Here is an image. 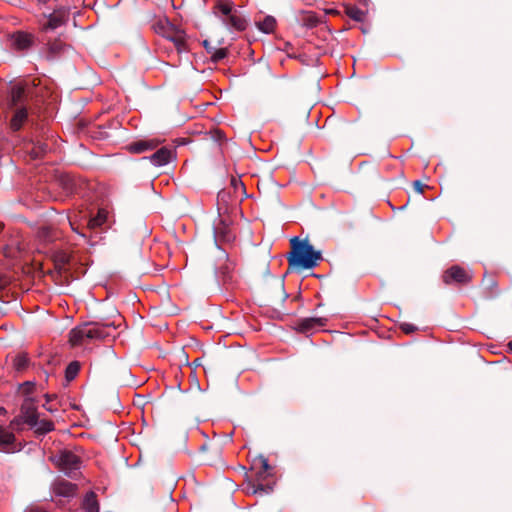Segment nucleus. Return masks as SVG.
<instances>
[{
	"instance_id": "obj_1",
	"label": "nucleus",
	"mask_w": 512,
	"mask_h": 512,
	"mask_svg": "<svg viewBox=\"0 0 512 512\" xmlns=\"http://www.w3.org/2000/svg\"><path fill=\"white\" fill-rule=\"evenodd\" d=\"M114 329L115 325L113 323L85 322L69 332V342L72 346H78L86 341L106 339L112 336L111 331Z\"/></svg>"
},
{
	"instance_id": "obj_2",
	"label": "nucleus",
	"mask_w": 512,
	"mask_h": 512,
	"mask_svg": "<svg viewBox=\"0 0 512 512\" xmlns=\"http://www.w3.org/2000/svg\"><path fill=\"white\" fill-rule=\"evenodd\" d=\"M293 251L288 257L290 266L311 269L322 259L321 252L316 251L307 241L298 242L297 238L291 240Z\"/></svg>"
},
{
	"instance_id": "obj_3",
	"label": "nucleus",
	"mask_w": 512,
	"mask_h": 512,
	"mask_svg": "<svg viewBox=\"0 0 512 512\" xmlns=\"http://www.w3.org/2000/svg\"><path fill=\"white\" fill-rule=\"evenodd\" d=\"M154 30L157 34L172 42L178 53L187 51L185 32L172 24L167 18L159 19L154 24Z\"/></svg>"
},
{
	"instance_id": "obj_4",
	"label": "nucleus",
	"mask_w": 512,
	"mask_h": 512,
	"mask_svg": "<svg viewBox=\"0 0 512 512\" xmlns=\"http://www.w3.org/2000/svg\"><path fill=\"white\" fill-rule=\"evenodd\" d=\"M57 464L61 471L70 478H75L80 469V459L70 451H63L57 456Z\"/></svg>"
},
{
	"instance_id": "obj_5",
	"label": "nucleus",
	"mask_w": 512,
	"mask_h": 512,
	"mask_svg": "<svg viewBox=\"0 0 512 512\" xmlns=\"http://www.w3.org/2000/svg\"><path fill=\"white\" fill-rule=\"evenodd\" d=\"M21 421L28 424L31 427H35L38 424V417L36 413V407L31 399L26 398L21 406V415L19 418L14 419L11 422V426L15 427Z\"/></svg>"
},
{
	"instance_id": "obj_6",
	"label": "nucleus",
	"mask_w": 512,
	"mask_h": 512,
	"mask_svg": "<svg viewBox=\"0 0 512 512\" xmlns=\"http://www.w3.org/2000/svg\"><path fill=\"white\" fill-rule=\"evenodd\" d=\"M69 18V12L66 8L61 7L54 10L45 22L41 23V29L44 32L53 31L64 25Z\"/></svg>"
},
{
	"instance_id": "obj_7",
	"label": "nucleus",
	"mask_w": 512,
	"mask_h": 512,
	"mask_svg": "<svg viewBox=\"0 0 512 512\" xmlns=\"http://www.w3.org/2000/svg\"><path fill=\"white\" fill-rule=\"evenodd\" d=\"M159 141L156 139H140L127 145V150L134 154H141L156 149Z\"/></svg>"
},
{
	"instance_id": "obj_8",
	"label": "nucleus",
	"mask_w": 512,
	"mask_h": 512,
	"mask_svg": "<svg viewBox=\"0 0 512 512\" xmlns=\"http://www.w3.org/2000/svg\"><path fill=\"white\" fill-rule=\"evenodd\" d=\"M175 157L172 149L167 147H161L154 152L148 159L155 167H161L167 165Z\"/></svg>"
},
{
	"instance_id": "obj_9",
	"label": "nucleus",
	"mask_w": 512,
	"mask_h": 512,
	"mask_svg": "<svg viewBox=\"0 0 512 512\" xmlns=\"http://www.w3.org/2000/svg\"><path fill=\"white\" fill-rule=\"evenodd\" d=\"M326 323L325 318L309 317L301 319L297 322L296 330L301 333H310L317 327H322Z\"/></svg>"
},
{
	"instance_id": "obj_10",
	"label": "nucleus",
	"mask_w": 512,
	"mask_h": 512,
	"mask_svg": "<svg viewBox=\"0 0 512 512\" xmlns=\"http://www.w3.org/2000/svg\"><path fill=\"white\" fill-rule=\"evenodd\" d=\"M473 274L470 270L464 269L458 265L450 266V281L459 284H468L472 280Z\"/></svg>"
},
{
	"instance_id": "obj_11",
	"label": "nucleus",
	"mask_w": 512,
	"mask_h": 512,
	"mask_svg": "<svg viewBox=\"0 0 512 512\" xmlns=\"http://www.w3.org/2000/svg\"><path fill=\"white\" fill-rule=\"evenodd\" d=\"M25 89L20 85H14L10 91V97L8 100L9 108H18L24 106L26 101Z\"/></svg>"
},
{
	"instance_id": "obj_12",
	"label": "nucleus",
	"mask_w": 512,
	"mask_h": 512,
	"mask_svg": "<svg viewBox=\"0 0 512 512\" xmlns=\"http://www.w3.org/2000/svg\"><path fill=\"white\" fill-rule=\"evenodd\" d=\"M222 23L228 28V29H234L237 31H243L246 29V19L239 14L237 11L233 12L226 18H222Z\"/></svg>"
},
{
	"instance_id": "obj_13",
	"label": "nucleus",
	"mask_w": 512,
	"mask_h": 512,
	"mask_svg": "<svg viewBox=\"0 0 512 512\" xmlns=\"http://www.w3.org/2000/svg\"><path fill=\"white\" fill-rule=\"evenodd\" d=\"M12 43L16 50L25 51L31 47L32 37L27 33L17 32L12 37Z\"/></svg>"
},
{
	"instance_id": "obj_14",
	"label": "nucleus",
	"mask_w": 512,
	"mask_h": 512,
	"mask_svg": "<svg viewBox=\"0 0 512 512\" xmlns=\"http://www.w3.org/2000/svg\"><path fill=\"white\" fill-rule=\"evenodd\" d=\"M15 441L14 434L6 428L0 427V451H14L13 444Z\"/></svg>"
},
{
	"instance_id": "obj_15",
	"label": "nucleus",
	"mask_w": 512,
	"mask_h": 512,
	"mask_svg": "<svg viewBox=\"0 0 512 512\" xmlns=\"http://www.w3.org/2000/svg\"><path fill=\"white\" fill-rule=\"evenodd\" d=\"M77 485L66 480H60L55 484L54 491L62 497H73L76 493Z\"/></svg>"
},
{
	"instance_id": "obj_16",
	"label": "nucleus",
	"mask_w": 512,
	"mask_h": 512,
	"mask_svg": "<svg viewBox=\"0 0 512 512\" xmlns=\"http://www.w3.org/2000/svg\"><path fill=\"white\" fill-rule=\"evenodd\" d=\"M14 109L15 113L11 119L10 126L12 130L18 131L22 127L23 123L26 121L28 112L25 106H21Z\"/></svg>"
},
{
	"instance_id": "obj_17",
	"label": "nucleus",
	"mask_w": 512,
	"mask_h": 512,
	"mask_svg": "<svg viewBox=\"0 0 512 512\" xmlns=\"http://www.w3.org/2000/svg\"><path fill=\"white\" fill-rule=\"evenodd\" d=\"M82 508L85 512H99V502L93 491L85 494L82 502Z\"/></svg>"
},
{
	"instance_id": "obj_18",
	"label": "nucleus",
	"mask_w": 512,
	"mask_h": 512,
	"mask_svg": "<svg viewBox=\"0 0 512 512\" xmlns=\"http://www.w3.org/2000/svg\"><path fill=\"white\" fill-rule=\"evenodd\" d=\"M256 27L265 34H270L274 31L276 27V19L271 16L267 15L262 20H258L255 22Z\"/></svg>"
},
{
	"instance_id": "obj_19",
	"label": "nucleus",
	"mask_w": 512,
	"mask_h": 512,
	"mask_svg": "<svg viewBox=\"0 0 512 512\" xmlns=\"http://www.w3.org/2000/svg\"><path fill=\"white\" fill-rule=\"evenodd\" d=\"M108 218V212L101 208L98 210L97 214L94 217H91L88 221L87 227L89 229H96L102 227L103 224L106 223Z\"/></svg>"
},
{
	"instance_id": "obj_20",
	"label": "nucleus",
	"mask_w": 512,
	"mask_h": 512,
	"mask_svg": "<svg viewBox=\"0 0 512 512\" xmlns=\"http://www.w3.org/2000/svg\"><path fill=\"white\" fill-rule=\"evenodd\" d=\"M346 14L349 18L357 21L363 22L365 19V13L360 8L356 6H349L346 8Z\"/></svg>"
},
{
	"instance_id": "obj_21",
	"label": "nucleus",
	"mask_w": 512,
	"mask_h": 512,
	"mask_svg": "<svg viewBox=\"0 0 512 512\" xmlns=\"http://www.w3.org/2000/svg\"><path fill=\"white\" fill-rule=\"evenodd\" d=\"M79 370H80L79 362L73 361V362L69 363L65 370V377H66L67 381H72L73 379H75V377L79 373Z\"/></svg>"
},
{
	"instance_id": "obj_22",
	"label": "nucleus",
	"mask_w": 512,
	"mask_h": 512,
	"mask_svg": "<svg viewBox=\"0 0 512 512\" xmlns=\"http://www.w3.org/2000/svg\"><path fill=\"white\" fill-rule=\"evenodd\" d=\"M216 9L218 10V12L220 13V18H226L227 16H229L230 14H232L233 12H235V10H233V6L231 3H223V2H219L217 5H216Z\"/></svg>"
},
{
	"instance_id": "obj_23",
	"label": "nucleus",
	"mask_w": 512,
	"mask_h": 512,
	"mask_svg": "<svg viewBox=\"0 0 512 512\" xmlns=\"http://www.w3.org/2000/svg\"><path fill=\"white\" fill-rule=\"evenodd\" d=\"M28 366V357L26 354H19L14 358V367L21 371Z\"/></svg>"
},
{
	"instance_id": "obj_24",
	"label": "nucleus",
	"mask_w": 512,
	"mask_h": 512,
	"mask_svg": "<svg viewBox=\"0 0 512 512\" xmlns=\"http://www.w3.org/2000/svg\"><path fill=\"white\" fill-rule=\"evenodd\" d=\"M35 427H37V432L46 434L54 429V424L51 421L42 420L40 422L38 421V424Z\"/></svg>"
},
{
	"instance_id": "obj_25",
	"label": "nucleus",
	"mask_w": 512,
	"mask_h": 512,
	"mask_svg": "<svg viewBox=\"0 0 512 512\" xmlns=\"http://www.w3.org/2000/svg\"><path fill=\"white\" fill-rule=\"evenodd\" d=\"M227 56V50L225 48H213V53L211 55V61L213 63H218L222 59Z\"/></svg>"
},
{
	"instance_id": "obj_26",
	"label": "nucleus",
	"mask_w": 512,
	"mask_h": 512,
	"mask_svg": "<svg viewBox=\"0 0 512 512\" xmlns=\"http://www.w3.org/2000/svg\"><path fill=\"white\" fill-rule=\"evenodd\" d=\"M48 149L47 144H40L35 146L31 151V156L34 159L40 158Z\"/></svg>"
},
{
	"instance_id": "obj_27",
	"label": "nucleus",
	"mask_w": 512,
	"mask_h": 512,
	"mask_svg": "<svg viewBox=\"0 0 512 512\" xmlns=\"http://www.w3.org/2000/svg\"><path fill=\"white\" fill-rule=\"evenodd\" d=\"M63 186H64L66 193H68V194H73L76 192V189H75L76 185H75L73 179H71L70 177H66L63 179Z\"/></svg>"
},
{
	"instance_id": "obj_28",
	"label": "nucleus",
	"mask_w": 512,
	"mask_h": 512,
	"mask_svg": "<svg viewBox=\"0 0 512 512\" xmlns=\"http://www.w3.org/2000/svg\"><path fill=\"white\" fill-rule=\"evenodd\" d=\"M276 289L279 291L280 293V297H279V301L280 302H284L287 298H288V294L286 293L285 289H284V282L283 281H277V284H276Z\"/></svg>"
},
{
	"instance_id": "obj_29",
	"label": "nucleus",
	"mask_w": 512,
	"mask_h": 512,
	"mask_svg": "<svg viewBox=\"0 0 512 512\" xmlns=\"http://www.w3.org/2000/svg\"><path fill=\"white\" fill-rule=\"evenodd\" d=\"M270 491H272L271 486H264L262 484H258L253 488V494L264 495L268 494Z\"/></svg>"
},
{
	"instance_id": "obj_30",
	"label": "nucleus",
	"mask_w": 512,
	"mask_h": 512,
	"mask_svg": "<svg viewBox=\"0 0 512 512\" xmlns=\"http://www.w3.org/2000/svg\"><path fill=\"white\" fill-rule=\"evenodd\" d=\"M400 328L403 332H405L406 334H410V333H413L414 331L417 330V327L411 323H402L400 325Z\"/></svg>"
},
{
	"instance_id": "obj_31",
	"label": "nucleus",
	"mask_w": 512,
	"mask_h": 512,
	"mask_svg": "<svg viewBox=\"0 0 512 512\" xmlns=\"http://www.w3.org/2000/svg\"><path fill=\"white\" fill-rule=\"evenodd\" d=\"M259 461L261 463V472H268L270 469L268 460L265 457L261 456L259 458Z\"/></svg>"
},
{
	"instance_id": "obj_32",
	"label": "nucleus",
	"mask_w": 512,
	"mask_h": 512,
	"mask_svg": "<svg viewBox=\"0 0 512 512\" xmlns=\"http://www.w3.org/2000/svg\"><path fill=\"white\" fill-rule=\"evenodd\" d=\"M63 44L60 42H54L50 44V51L53 53H58L62 50Z\"/></svg>"
},
{
	"instance_id": "obj_33",
	"label": "nucleus",
	"mask_w": 512,
	"mask_h": 512,
	"mask_svg": "<svg viewBox=\"0 0 512 512\" xmlns=\"http://www.w3.org/2000/svg\"><path fill=\"white\" fill-rule=\"evenodd\" d=\"M413 187H414L416 192L421 194V193H423V189H424L425 185L422 184L421 181L416 180V181L413 182Z\"/></svg>"
},
{
	"instance_id": "obj_34",
	"label": "nucleus",
	"mask_w": 512,
	"mask_h": 512,
	"mask_svg": "<svg viewBox=\"0 0 512 512\" xmlns=\"http://www.w3.org/2000/svg\"><path fill=\"white\" fill-rule=\"evenodd\" d=\"M25 512H47L45 509L43 508H40V507H37V506H32V507H29L25 510Z\"/></svg>"
},
{
	"instance_id": "obj_35",
	"label": "nucleus",
	"mask_w": 512,
	"mask_h": 512,
	"mask_svg": "<svg viewBox=\"0 0 512 512\" xmlns=\"http://www.w3.org/2000/svg\"><path fill=\"white\" fill-rule=\"evenodd\" d=\"M203 46L205 47V49H206L207 53H209V54H210V56H211V55H212V53H213V48H214V47H213V46H211V44H210L207 40H205V41L203 42Z\"/></svg>"
},
{
	"instance_id": "obj_36",
	"label": "nucleus",
	"mask_w": 512,
	"mask_h": 512,
	"mask_svg": "<svg viewBox=\"0 0 512 512\" xmlns=\"http://www.w3.org/2000/svg\"><path fill=\"white\" fill-rule=\"evenodd\" d=\"M442 277H443V281H444L445 283H448V271L444 272V274H443V276H442Z\"/></svg>"
},
{
	"instance_id": "obj_37",
	"label": "nucleus",
	"mask_w": 512,
	"mask_h": 512,
	"mask_svg": "<svg viewBox=\"0 0 512 512\" xmlns=\"http://www.w3.org/2000/svg\"><path fill=\"white\" fill-rule=\"evenodd\" d=\"M70 225H71V228H72L75 232L79 233L82 237H85V234L80 233V232L78 231V229H77V228H75V227L73 226V224H72L71 222H70Z\"/></svg>"
},
{
	"instance_id": "obj_38",
	"label": "nucleus",
	"mask_w": 512,
	"mask_h": 512,
	"mask_svg": "<svg viewBox=\"0 0 512 512\" xmlns=\"http://www.w3.org/2000/svg\"><path fill=\"white\" fill-rule=\"evenodd\" d=\"M37 1L40 2V3H47L48 2V0H37Z\"/></svg>"
},
{
	"instance_id": "obj_39",
	"label": "nucleus",
	"mask_w": 512,
	"mask_h": 512,
	"mask_svg": "<svg viewBox=\"0 0 512 512\" xmlns=\"http://www.w3.org/2000/svg\"><path fill=\"white\" fill-rule=\"evenodd\" d=\"M2 413H5V409L4 408H0V414Z\"/></svg>"
},
{
	"instance_id": "obj_40",
	"label": "nucleus",
	"mask_w": 512,
	"mask_h": 512,
	"mask_svg": "<svg viewBox=\"0 0 512 512\" xmlns=\"http://www.w3.org/2000/svg\"><path fill=\"white\" fill-rule=\"evenodd\" d=\"M509 348L512 350V341L508 344Z\"/></svg>"
},
{
	"instance_id": "obj_41",
	"label": "nucleus",
	"mask_w": 512,
	"mask_h": 512,
	"mask_svg": "<svg viewBox=\"0 0 512 512\" xmlns=\"http://www.w3.org/2000/svg\"><path fill=\"white\" fill-rule=\"evenodd\" d=\"M234 185H238V182L236 180H233Z\"/></svg>"
},
{
	"instance_id": "obj_42",
	"label": "nucleus",
	"mask_w": 512,
	"mask_h": 512,
	"mask_svg": "<svg viewBox=\"0 0 512 512\" xmlns=\"http://www.w3.org/2000/svg\"><path fill=\"white\" fill-rule=\"evenodd\" d=\"M234 185H238V182L236 180H233Z\"/></svg>"
}]
</instances>
